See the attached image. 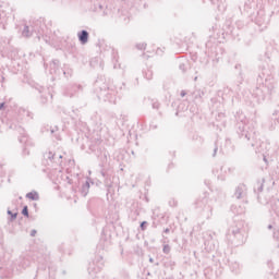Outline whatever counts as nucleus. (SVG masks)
Wrapping results in <instances>:
<instances>
[{
  "label": "nucleus",
  "mask_w": 279,
  "mask_h": 279,
  "mask_svg": "<svg viewBox=\"0 0 279 279\" xmlns=\"http://www.w3.org/2000/svg\"><path fill=\"white\" fill-rule=\"evenodd\" d=\"M78 39L82 43V45H86V43H88V32L86 31H82L78 34Z\"/></svg>",
  "instance_id": "f257e3e1"
},
{
  "label": "nucleus",
  "mask_w": 279,
  "mask_h": 279,
  "mask_svg": "<svg viewBox=\"0 0 279 279\" xmlns=\"http://www.w3.org/2000/svg\"><path fill=\"white\" fill-rule=\"evenodd\" d=\"M26 197L28 199H32L33 202H36L39 199V195L37 194V192H29L28 194H26Z\"/></svg>",
  "instance_id": "f03ea898"
},
{
  "label": "nucleus",
  "mask_w": 279,
  "mask_h": 279,
  "mask_svg": "<svg viewBox=\"0 0 279 279\" xmlns=\"http://www.w3.org/2000/svg\"><path fill=\"white\" fill-rule=\"evenodd\" d=\"M22 215H24V217H29V211L27 209V206H25L22 210Z\"/></svg>",
  "instance_id": "7ed1b4c3"
},
{
  "label": "nucleus",
  "mask_w": 279,
  "mask_h": 279,
  "mask_svg": "<svg viewBox=\"0 0 279 279\" xmlns=\"http://www.w3.org/2000/svg\"><path fill=\"white\" fill-rule=\"evenodd\" d=\"M33 236H36V230H33L31 233Z\"/></svg>",
  "instance_id": "20e7f679"
},
{
  "label": "nucleus",
  "mask_w": 279,
  "mask_h": 279,
  "mask_svg": "<svg viewBox=\"0 0 279 279\" xmlns=\"http://www.w3.org/2000/svg\"><path fill=\"white\" fill-rule=\"evenodd\" d=\"M141 228L144 230L145 229V222H142Z\"/></svg>",
  "instance_id": "39448f33"
}]
</instances>
